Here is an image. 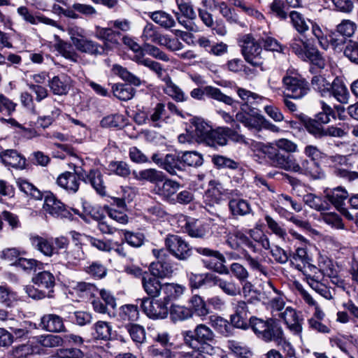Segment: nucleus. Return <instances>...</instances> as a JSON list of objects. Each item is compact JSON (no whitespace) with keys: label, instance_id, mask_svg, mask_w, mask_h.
Segmentation results:
<instances>
[{"label":"nucleus","instance_id":"obj_34","mask_svg":"<svg viewBox=\"0 0 358 358\" xmlns=\"http://www.w3.org/2000/svg\"><path fill=\"white\" fill-rule=\"evenodd\" d=\"M184 286L175 283H164L162 285L161 296L162 299L168 304L180 297L185 291Z\"/></svg>","mask_w":358,"mask_h":358},{"label":"nucleus","instance_id":"obj_45","mask_svg":"<svg viewBox=\"0 0 358 358\" xmlns=\"http://www.w3.org/2000/svg\"><path fill=\"white\" fill-rule=\"evenodd\" d=\"M311 85L313 90L317 92L322 96H327L331 94V83L328 81L322 75L314 76L311 80Z\"/></svg>","mask_w":358,"mask_h":358},{"label":"nucleus","instance_id":"obj_37","mask_svg":"<svg viewBox=\"0 0 358 358\" xmlns=\"http://www.w3.org/2000/svg\"><path fill=\"white\" fill-rule=\"evenodd\" d=\"M332 87L330 89V94L328 96H334L338 102L347 103L349 99V93L345 84L338 78H336L331 83Z\"/></svg>","mask_w":358,"mask_h":358},{"label":"nucleus","instance_id":"obj_11","mask_svg":"<svg viewBox=\"0 0 358 358\" xmlns=\"http://www.w3.org/2000/svg\"><path fill=\"white\" fill-rule=\"evenodd\" d=\"M265 153L271 164L275 167L294 171L296 161L293 157L285 155L274 148H268Z\"/></svg>","mask_w":358,"mask_h":358},{"label":"nucleus","instance_id":"obj_32","mask_svg":"<svg viewBox=\"0 0 358 358\" xmlns=\"http://www.w3.org/2000/svg\"><path fill=\"white\" fill-rule=\"evenodd\" d=\"M2 162L7 166L17 169H22L26 164L25 158L16 150H6L1 155Z\"/></svg>","mask_w":358,"mask_h":358},{"label":"nucleus","instance_id":"obj_27","mask_svg":"<svg viewBox=\"0 0 358 358\" xmlns=\"http://www.w3.org/2000/svg\"><path fill=\"white\" fill-rule=\"evenodd\" d=\"M74 47L77 50L90 55H98L104 53V48L98 43L85 37L76 41Z\"/></svg>","mask_w":358,"mask_h":358},{"label":"nucleus","instance_id":"obj_25","mask_svg":"<svg viewBox=\"0 0 358 358\" xmlns=\"http://www.w3.org/2000/svg\"><path fill=\"white\" fill-rule=\"evenodd\" d=\"M141 282L145 292L150 298H157L161 296L162 285L155 276L145 273L143 275Z\"/></svg>","mask_w":358,"mask_h":358},{"label":"nucleus","instance_id":"obj_42","mask_svg":"<svg viewBox=\"0 0 358 358\" xmlns=\"http://www.w3.org/2000/svg\"><path fill=\"white\" fill-rule=\"evenodd\" d=\"M266 329V333L264 334L262 338V340L266 342L274 341L277 343L284 337V332L282 327L273 320H270Z\"/></svg>","mask_w":358,"mask_h":358},{"label":"nucleus","instance_id":"obj_47","mask_svg":"<svg viewBox=\"0 0 358 358\" xmlns=\"http://www.w3.org/2000/svg\"><path fill=\"white\" fill-rule=\"evenodd\" d=\"M93 337L97 340H108L111 336L112 327L110 323L98 321L92 327Z\"/></svg>","mask_w":358,"mask_h":358},{"label":"nucleus","instance_id":"obj_10","mask_svg":"<svg viewBox=\"0 0 358 358\" xmlns=\"http://www.w3.org/2000/svg\"><path fill=\"white\" fill-rule=\"evenodd\" d=\"M293 172L304 175L312 180H322L326 177L319 163L307 159L301 160V164L296 162Z\"/></svg>","mask_w":358,"mask_h":358},{"label":"nucleus","instance_id":"obj_1","mask_svg":"<svg viewBox=\"0 0 358 358\" xmlns=\"http://www.w3.org/2000/svg\"><path fill=\"white\" fill-rule=\"evenodd\" d=\"M182 334L185 343L194 349L193 358H212L215 353V334L206 324H198L193 331H185Z\"/></svg>","mask_w":358,"mask_h":358},{"label":"nucleus","instance_id":"obj_17","mask_svg":"<svg viewBox=\"0 0 358 358\" xmlns=\"http://www.w3.org/2000/svg\"><path fill=\"white\" fill-rule=\"evenodd\" d=\"M94 35L98 39L104 41L101 47L104 48V53H107L118 45L117 37L120 36V33L110 28L96 26Z\"/></svg>","mask_w":358,"mask_h":358},{"label":"nucleus","instance_id":"obj_26","mask_svg":"<svg viewBox=\"0 0 358 358\" xmlns=\"http://www.w3.org/2000/svg\"><path fill=\"white\" fill-rule=\"evenodd\" d=\"M41 326L43 329L49 332L65 331L63 319L55 314L43 315L41 320Z\"/></svg>","mask_w":358,"mask_h":358},{"label":"nucleus","instance_id":"obj_39","mask_svg":"<svg viewBox=\"0 0 358 358\" xmlns=\"http://www.w3.org/2000/svg\"><path fill=\"white\" fill-rule=\"evenodd\" d=\"M326 196L328 200L338 209L344 203L348 197V192L342 187H337L333 189L326 190Z\"/></svg>","mask_w":358,"mask_h":358},{"label":"nucleus","instance_id":"obj_50","mask_svg":"<svg viewBox=\"0 0 358 358\" xmlns=\"http://www.w3.org/2000/svg\"><path fill=\"white\" fill-rule=\"evenodd\" d=\"M210 323L212 327L222 335L228 336L231 334L232 327L227 320L213 315L210 317Z\"/></svg>","mask_w":358,"mask_h":358},{"label":"nucleus","instance_id":"obj_46","mask_svg":"<svg viewBox=\"0 0 358 358\" xmlns=\"http://www.w3.org/2000/svg\"><path fill=\"white\" fill-rule=\"evenodd\" d=\"M33 282L39 287L51 289L55 285V278L52 273L49 271H41L38 273L32 278Z\"/></svg>","mask_w":358,"mask_h":358},{"label":"nucleus","instance_id":"obj_21","mask_svg":"<svg viewBox=\"0 0 358 358\" xmlns=\"http://www.w3.org/2000/svg\"><path fill=\"white\" fill-rule=\"evenodd\" d=\"M225 189L219 181L210 180L209 182V188L203 196L205 203L210 206L220 204L223 200V195L225 194Z\"/></svg>","mask_w":358,"mask_h":358},{"label":"nucleus","instance_id":"obj_49","mask_svg":"<svg viewBox=\"0 0 358 358\" xmlns=\"http://www.w3.org/2000/svg\"><path fill=\"white\" fill-rule=\"evenodd\" d=\"M169 313L174 322L187 320L192 315V310L190 308L178 304L172 305Z\"/></svg>","mask_w":358,"mask_h":358},{"label":"nucleus","instance_id":"obj_52","mask_svg":"<svg viewBox=\"0 0 358 358\" xmlns=\"http://www.w3.org/2000/svg\"><path fill=\"white\" fill-rule=\"evenodd\" d=\"M218 287L229 296H236L241 292L240 286L232 279L227 280L221 278Z\"/></svg>","mask_w":358,"mask_h":358},{"label":"nucleus","instance_id":"obj_35","mask_svg":"<svg viewBox=\"0 0 358 358\" xmlns=\"http://www.w3.org/2000/svg\"><path fill=\"white\" fill-rule=\"evenodd\" d=\"M31 243L32 246L43 255L46 257H52L55 253V248L53 246V240L48 239L39 236H31Z\"/></svg>","mask_w":358,"mask_h":358},{"label":"nucleus","instance_id":"obj_41","mask_svg":"<svg viewBox=\"0 0 358 358\" xmlns=\"http://www.w3.org/2000/svg\"><path fill=\"white\" fill-rule=\"evenodd\" d=\"M132 59L137 64L143 65L150 69L157 75L158 78H161L162 80L164 77L163 76L164 69L162 65L155 61L145 57V53L134 55Z\"/></svg>","mask_w":358,"mask_h":358},{"label":"nucleus","instance_id":"obj_40","mask_svg":"<svg viewBox=\"0 0 358 358\" xmlns=\"http://www.w3.org/2000/svg\"><path fill=\"white\" fill-rule=\"evenodd\" d=\"M164 35L159 32L157 27L153 24L148 22L144 27L141 38L145 43H154L159 45Z\"/></svg>","mask_w":358,"mask_h":358},{"label":"nucleus","instance_id":"obj_14","mask_svg":"<svg viewBox=\"0 0 358 358\" xmlns=\"http://www.w3.org/2000/svg\"><path fill=\"white\" fill-rule=\"evenodd\" d=\"M77 174L79 179H82L85 183H90L95 191L100 195L104 196L106 193V186L103 180V175L98 169H91L88 173L80 169Z\"/></svg>","mask_w":358,"mask_h":358},{"label":"nucleus","instance_id":"obj_8","mask_svg":"<svg viewBox=\"0 0 358 358\" xmlns=\"http://www.w3.org/2000/svg\"><path fill=\"white\" fill-rule=\"evenodd\" d=\"M235 118L250 130L259 131L264 124V117L262 115L252 113V109L244 106H241V110L236 114Z\"/></svg>","mask_w":358,"mask_h":358},{"label":"nucleus","instance_id":"obj_59","mask_svg":"<svg viewBox=\"0 0 358 358\" xmlns=\"http://www.w3.org/2000/svg\"><path fill=\"white\" fill-rule=\"evenodd\" d=\"M303 201L306 205L317 211H323L327 209V203L321 197L313 194L305 195Z\"/></svg>","mask_w":358,"mask_h":358},{"label":"nucleus","instance_id":"obj_48","mask_svg":"<svg viewBox=\"0 0 358 358\" xmlns=\"http://www.w3.org/2000/svg\"><path fill=\"white\" fill-rule=\"evenodd\" d=\"M292 51L303 60H306V53L311 48L308 40H303L300 37H295L290 43Z\"/></svg>","mask_w":358,"mask_h":358},{"label":"nucleus","instance_id":"obj_55","mask_svg":"<svg viewBox=\"0 0 358 358\" xmlns=\"http://www.w3.org/2000/svg\"><path fill=\"white\" fill-rule=\"evenodd\" d=\"M164 112V104L158 103L148 113H145V120L143 122H152L154 127H157L159 124L158 122L162 120Z\"/></svg>","mask_w":358,"mask_h":358},{"label":"nucleus","instance_id":"obj_61","mask_svg":"<svg viewBox=\"0 0 358 358\" xmlns=\"http://www.w3.org/2000/svg\"><path fill=\"white\" fill-rule=\"evenodd\" d=\"M270 320H264L256 317H252L250 319V326L252 329L255 334L260 338H263L264 334L266 333L267 327Z\"/></svg>","mask_w":358,"mask_h":358},{"label":"nucleus","instance_id":"obj_57","mask_svg":"<svg viewBox=\"0 0 358 358\" xmlns=\"http://www.w3.org/2000/svg\"><path fill=\"white\" fill-rule=\"evenodd\" d=\"M17 185L19 189L25 194L33 197L35 199H41V192L31 183L24 179H18Z\"/></svg>","mask_w":358,"mask_h":358},{"label":"nucleus","instance_id":"obj_7","mask_svg":"<svg viewBox=\"0 0 358 358\" xmlns=\"http://www.w3.org/2000/svg\"><path fill=\"white\" fill-rule=\"evenodd\" d=\"M152 254L157 261L150 266L151 275L157 278H166L171 275L173 267L169 261V256L164 249H154Z\"/></svg>","mask_w":358,"mask_h":358},{"label":"nucleus","instance_id":"obj_2","mask_svg":"<svg viewBox=\"0 0 358 358\" xmlns=\"http://www.w3.org/2000/svg\"><path fill=\"white\" fill-rule=\"evenodd\" d=\"M242 54L245 61L254 66H260L262 63V48L258 41L251 35L245 34L239 41Z\"/></svg>","mask_w":358,"mask_h":358},{"label":"nucleus","instance_id":"obj_64","mask_svg":"<svg viewBox=\"0 0 358 358\" xmlns=\"http://www.w3.org/2000/svg\"><path fill=\"white\" fill-rule=\"evenodd\" d=\"M15 265L26 272H31L35 271L37 268L41 269L43 263L34 259L19 258L15 262Z\"/></svg>","mask_w":358,"mask_h":358},{"label":"nucleus","instance_id":"obj_3","mask_svg":"<svg viewBox=\"0 0 358 358\" xmlns=\"http://www.w3.org/2000/svg\"><path fill=\"white\" fill-rule=\"evenodd\" d=\"M282 84L287 92L285 94L294 99H301L310 92L308 83L301 77L284 76Z\"/></svg>","mask_w":358,"mask_h":358},{"label":"nucleus","instance_id":"obj_5","mask_svg":"<svg viewBox=\"0 0 358 358\" xmlns=\"http://www.w3.org/2000/svg\"><path fill=\"white\" fill-rule=\"evenodd\" d=\"M168 303L162 298H144L141 299V307L145 314L151 319L166 318L169 313Z\"/></svg>","mask_w":358,"mask_h":358},{"label":"nucleus","instance_id":"obj_13","mask_svg":"<svg viewBox=\"0 0 358 358\" xmlns=\"http://www.w3.org/2000/svg\"><path fill=\"white\" fill-rule=\"evenodd\" d=\"M16 11L20 19L27 24L36 25L38 23H43L47 25L58 27V25L55 20L39 13H34L25 6H19Z\"/></svg>","mask_w":358,"mask_h":358},{"label":"nucleus","instance_id":"obj_63","mask_svg":"<svg viewBox=\"0 0 358 358\" xmlns=\"http://www.w3.org/2000/svg\"><path fill=\"white\" fill-rule=\"evenodd\" d=\"M186 231L193 238H203L207 234L205 226L199 221L187 223Z\"/></svg>","mask_w":358,"mask_h":358},{"label":"nucleus","instance_id":"obj_24","mask_svg":"<svg viewBox=\"0 0 358 358\" xmlns=\"http://www.w3.org/2000/svg\"><path fill=\"white\" fill-rule=\"evenodd\" d=\"M78 171H80V169H75L74 173L66 171L60 174L57 180V185L70 192H76L80 185Z\"/></svg>","mask_w":358,"mask_h":358},{"label":"nucleus","instance_id":"obj_19","mask_svg":"<svg viewBox=\"0 0 358 358\" xmlns=\"http://www.w3.org/2000/svg\"><path fill=\"white\" fill-rule=\"evenodd\" d=\"M43 209L46 213L54 217H67L70 214L64 203L57 200L52 194L45 195Z\"/></svg>","mask_w":358,"mask_h":358},{"label":"nucleus","instance_id":"obj_9","mask_svg":"<svg viewBox=\"0 0 358 358\" xmlns=\"http://www.w3.org/2000/svg\"><path fill=\"white\" fill-rule=\"evenodd\" d=\"M205 94L208 96L218 101L224 103L229 106H233L234 104H236L238 103L237 101L234 100L231 96L222 93L219 88L212 86H206L204 90L201 88H195L193 89L190 92L191 96L198 100L202 99Z\"/></svg>","mask_w":358,"mask_h":358},{"label":"nucleus","instance_id":"obj_30","mask_svg":"<svg viewBox=\"0 0 358 358\" xmlns=\"http://www.w3.org/2000/svg\"><path fill=\"white\" fill-rule=\"evenodd\" d=\"M192 124L194 127L193 132L196 141L205 143L206 144L207 141L212 142L209 137L213 129L209 124L203 120L198 117L194 118Z\"/></svg>","mask_w":358,"mask_h":358},{"label":"nucleus","instance_id":"obj_38","mask_svg":"<svg viewBox=\"0 0 358 358\" xmlns=\"http://www.w3.org/2000/svg\"><path fill=\"white\" fill-rule=\"evenodd\" d=\"M290 22L294 29L300 34H303L309 29V23L311 21L306 18L303 15L296 10L289 13Z\"/></svg>","mask_w":358,"mask_h":358},{"label":"nucleus","instance_id":"obj_12","mask_svg":"<svg viewBox=\"0 0 358 358\" xmlns=\"http://www.w3.org/2000/svg\"><path fill=\"white\" fill-rule=\"evenodd\" d=\"M280 318L287 328L296 335H299L302 332V320L303 319L299 316V313L292 307L287 306L280 314L277 316Z\"/></svg>","mask_w":358,"mask_h":358},{"label":"nucleus","instance_id":"obj_22","mask_svg":"<svg viewBox=\"0 0 358 358\" xmlns=\"http://www.w3.org/2000/svg\"><path fill=\"white\" fill-rule=\"evenodd\" d=\"M237 192L231 193L229 208L234 216H245L252 213V208L248 201L238 197Z\"/></svg>","mask_w":358,"mask_h":358},{"label":"nucleus","instance_id":"obj_54","mask_svg":"<svg viewBox=\"0 0 358 358\" xmlns=\"http://www.w3.org/2000/svg\"><path fill=\"white\" fill-rule=\"evenodd\" d=\"M228 348L230 351L239 358H249L252 352L247 345L236 341H229Z\"/></svg>","mask_w":358,"mask_h":358},{"label":"nucleus","instance_id":"obj_44","mask_svg":"<svg viewBox=\"0 0 358 358\" xmlns=\"http://www.w3.org/2000/svg\"><path fill=\"white\" fill-rule=\"evenodd\" d=\"M236 93L243 102L241 106H244V108H249V104L258 103L265 99L264 96L243 87H236Z\"/></svg>","mask_w":358,"mask_h":358},{"label":"nucleus","instance_id":"obj_29","mask_svg":"<svg viewBox=\"0 0 358 358\" xmlns=\"http://www.w3.org/2000/svg\"><path fill=\"white\" fill-rule=\"evenodd\" d=\"M65 264L68 267H74L84 260L86 255L80 243H76L64 253Z\"/></svg>","mask_w":358,"mask_h":358},{"label":"nucleus","instance_id":"obj_31","mask_svg":"<svg viewBox=\"0 0 358 358\" xmlns=\"http://www.w3.org/2000/svg\"><path fill=\"white\" fill-rule=\"evenodd\" d=\"M162 81L164 83L163 91L166 94L178 102L187 101V96L184 93L182 89L172 81L171 78L168 75L162 78Z\"/></svg>","mask_w":358,"mask_h":358},{"label":"nucleus","instance_id":"obj_36","mask_svg":"<svg viewBox=\"0 0 358 358\" xmlns=\"http://www.w3.org/2000/svg\"><path fill=\"white\" fill-rule=\"evenodd\" d=\"M134 178L138 180H146L155 185L164 180V173L155 169H148L138 172H134Z\"/></svg>","mask_w":358,"mask_h":358},{"label":"nucleus","instance_id":"obj_28","mask_svg":"<svg viewBox=\"0 0 358 358\" xmlns=\"http://www.w3.org/2000/svg\"><path fill=\"white\" fill-rule=\"evenodd\" d=\"M48 85L54 94L66 95L71 88L70 78L65 75L56 76L49 80Z\"/></svg>","mask_w":358,"mask_h":358},{"label":"nucleus","instance_id":"obj_18","mask_svg":"<svg viewBox=\"0 0 358 358\" xmlns=\"http://www.w3.org/2000/svg\"><path fill=\"white\" fill-rule=\"evenodd\" d=\"M227 244L233 250H243L244 246L255 250V245L250 238L241 231L236 229L227 235Z\"/></svg>","mask_w":358,"mask_h":358},{"label":"nucleus","instance_id":"obj_20","mask_svg":"<svg viewBox=\"0 0 358 358\" xmlns=\"http://www.w3.org/2000/svg\"><path fill=\"white\" fill-rule=\"evenodd\" d=\"M233 308L234 313L231 315V324L237 328L246 329L248 328L246 320L250 313L247 303L238 301L233 304Z\"/></svg>","mask_w":358,"mask_h":358},{"label":"nucleus","instance_id":"obj_33","mask_svg":"<svg viewBox=\"0 0 358 358\" xmlns=\"http://www.w3.org/2000/svg\"><path fill=\"white\" fill-rule=\"evenodd\" d=\"M162 169L172 176L185 170L181 156L179 155L167 154L164 157Z\"/></svg>","mask_w":358,"mask_h":358},{"label":"nucleus","instance_id":"obj_56","mask_svg":"<svg viewBox=\"0 0 358 358\" xmlns=\"http://www.w3.org/2000/svg\"><path fill=\"white\" fill-rule=\"evenodd\" d=\"M296 268L303 273L307 281L310 280L322 279L323 276L320 268L310 264H304L303 266H301V264H296Z\"/></svg>","mask_w":358,"mask_h":358},{"label":"nucleus","instance_id":"obj_51","mask_svg":"<svg viewBox=\"0 0 358 358\" xmlns=\"http://www.w3.org/2000/svg\"><path fill=\"white\" fill-rule=\"evenodd\" d=\"M182 162L184 167L185 166L197 167L203 164V155L196 151H185L182 152Z\"/></svg>","mask_w":358,"mask_h":358},{"label":"nucleus","instance_id":"obj_43","mask_svg":"<svg viewBox=\"0 0 358 358\" xmlns=\"http://www.w3.org/2000/svg\"><path fill=\"white\" fill-rule=\"evenodd\" d=\"M149 16L156 24L166 29H169L176 25L173 17L163 10L152 12Z\"/></svg>","mask_w":358,"mask_h":358},{"label":"nucleus","instance_id":"obj_15","mask_svg":"<svg viewBox=\"0 0 358 358\" xmlns=\"http://www.w3.org/2000/svg\"><path fill=\"white\" fill-rule=\"evenodd\" d=\"M229 138L240 141L243 137L236 134L234 131L229 127H218L216 129L212 130L209 137L212 142L207 141L206 144L212 147H215L217 145L223 146L227 145Z\"/></svg>","mask_w":358,"mask_h":358},{"label":"nucleus","instance_id":"obj_62","mask_svg":"<svg viewBox=\"0 0 358 358\" xmlns=\"http://www.w3.org/2000/svg\"><path fill=\"white\" fill-rule=\"evenodd\" d=\"M18 300V295L6 286L0 285V302L12 306Z\"/></svg>","mask_w":358,"mask_h":358},{"label":"nucleus","instance_id":"obj_16","mask_svg":"<svg viewBox=\"0 0 358 358\" xmlns=\"http://www.w3.org/2000/svg\"><path fill=\"white\" fill-rule=\"evenodd\" d=\"M197 253L206 256L212 257L218 259L222 264L218 265L217 264H213L208 262H204L205 266L207 268L213 270L220 274H229V270L228 268L223 264L225 262V257L217 250H214L208 248L198 247L196 248Z\"/></svg>","mask_w":358,"mask_h":358},{"label":"nucleus","instance_id":"obj_58","mask_svg":"<svg viewBox=\"0 0 358 358\" xmlns=\"http://www.w3.org/2000/svg\"><path fill=\"white\" fill-rule=\"evenodd\" d=\"M113 72L118 75L122 80L134 85L136 86H139L141 83V81L139 78L134 75L127 71V69L123 68L122 66L115 64L113 67Z\"/></svg>","mask_w":358,"mask_h":358},{"label":"nucleus","instance_id":"obj_53","mask_svg":"<svg viewBox=\"0 0 358 358\" xmlns=\"http://www.w3.org/2000/svg\"><path fill=\"white\" fill-rule=\"evenodd\" d=\"M113 92L115 96L122 101H128L134 95V89L127 84L115 85L113 87Z\"/></svg>","mask_w":358,"mask_h":358},{"label":"nucleus","instance_id":"obj_6","mask_svg":"<svg viewBox=\"0 0 358 358\" xmlns=\"http://www.w3.org/2000/svg\"><path fill=\"white\" fill-rule=\"evenodd\" d=\"M262 298L269 306L273 316L277 317L286 307L285 296L271 282L264 288Z\"/></svg>","mask_w":358,"mask_h":358},{"label":"nucleus","instance_id":"obj_4","mask_svg":"<svg viewBox=\"0 0 358 358\" xmlns=\"http://www.w3.org/2000/svg\"><path fill=\"white\" fill-rule=\"evenodd\" d=\"M164 243L168 251L179 260H186L192 255V248L182 237L169 234Z\"/></svg>","mask_w":358,"mask_h":358},{"label":"nucleus","instance_id":"obj_23","mask_svg":"<svg viewBox=\"0 0 358 358\" xmlns=\"http://www.w3.org/2000/svg\"><path fill=\"white\" fill-rule=\"evenodd\" d=\"M180 187V184L177 181L171 179L166 178L164 180L159 182L158 185L155 186L154 191L162 198L169 200L178 192Z\"/></svg>","mask_w":358,"mask_h":358},{"label":"nucleus","instance_id":"obj_60","mask_svg":"<svg viewBox=\"0 0 358 358\" xmlns=\"http://www.w3.org/2000/svg\"><path fill=\"white\" fill-rule=\"evenodd\" d=\"M108 170L110 173L121 177H127L131 173L128 164L122 161L110 162L108 164Z\"/></svg>","mask_w":358,"mask_h":358}]
</instances>
